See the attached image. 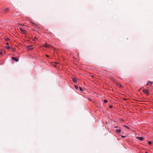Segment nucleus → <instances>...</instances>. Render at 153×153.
Segmentation results:
<instances>
[{"instance_id":"f257e3e1","label":"nucleus","mask_w":153,"mask_h":153,"mask_svg":"<svg viewBox=\"0 0 153 153\" xmlns=\"http://www.w3.org/2000/svg\"><path fill=\"white\" fill-rule=\"evenodd\" d=\"M19 30L20 32L23 34L25 33L26 32V30L23 29L22 28H19Z\"/></svg>"},{"instance_id":"f03ea898","label":"nucleus","mask_w":153,"mask_h":153,"mask_svg":"<svg viewBox=\"0 0 153 153\" xmlns=\"http://www.w3.org/2000/svg\"><path fill=\"white\" fill-rule=\"evenodd\" d=\"M143 91L144 93H145L147 95H148L149 94V92L146 89H143Z\"/></svg>"},{"instance_id":"7ed1b4c3","label":"nucleus","mask_w":153,"mask_h":153,"mask_svg":"<svg viewBox=\"0 0 153 153\" xmlns=\"http://www.w3.org/2000/svg\"><path fill=\"white\" fill-rule=\"evenodd\" d=\"M44 47L46 48H49V47H52V46L50 45H48V44H45L44 45Z\"/></svg>"},{"instance_id":"20e7f679","label":"nucleus","mask_w":153,"mask_h":153,"mask_svg":"<svg viewBox=\"0 0 153 153\" xmlns=\"http://www.w3.org/2000/svg\"><path fill=\"white\" fill-rule=\"evenodd\" d=\"M72 80L75 83H77V80L76 77L72 78Z\"/></svg>"},{"instance_id":"39448f33","label":"nucleus","mask_w":153,"mask_h":153,"mask_svg":"<svg viewBox=\"0 0 153 153\" xmlns=\"http://www.w3.org/2000/svg\"><path fill=\"white\" fill-rule=\"evenodd\" d=\"M10 9L9 8H6L4 10V13H8V11L10 10Z\"/></svg>"},{"instance_id":"423d86ee","label":"nucleus","mask_w":153,"mask_h":153,"mask_svg":"<svg viewBox=\"0 0 153 153\" xmlns=\"http://www.w3.org/2000/svg\"><path fill=\"white\" fill-rule=\"evenodd\" d=\"M12 58L13 60L15 61L16 62L19 61V59L15 57H13Z\"/></svg>"},{"instance_id":"0eeeda50","label":"nucleus","mask_w":153,"mask_h":153,"mask_svg":"<svg viewBox=\"0 0 153 153\" xmlns=\"http://www.w3.org/2000/svg\"><path fill=\"white\" fill-rule=\"evenodd\" d=\"M136 138L140 140H143V137H137Z\"/></svg>"},{"instance_id":"6e6552de","label":"nucleus","mask_w":153,"mask_h":153,"mask_svg":"<svg viewBox=\"0 0 153 153\" xmlns=\"http://www.w3.org/2000/svg\"><path fill=\"white\" fill-rule=\"evenodd\" d=\"M121 130L120 129H116V132H117L118 133H120L121 132Z\"/></svg>"},{"instance_id":"1a4fd4ad","label":"nucleus","mask_w":153,"mask_h":153,"mask_svg":"<svg viewBox=\"0 0 153 153\" xmlns=\"http://www.w3.org/2000/svg\"><path fill=\"white\" fill-rule=\"evenodd\" d=\"M152 82H150V81H149V82H148L147 83V85H149L150 84L152 85Z\"/></svg>"},{"instance_id":"9d476101","label":"nucleus","mask_w":153,"mask_h":153,"mask_svg":"<svg viewBox=\"0 0 153 153\" xmlns=\"http://www.w3.org/2000/svg\"><path fill=\"white\" fill-rule=\"evenodd\" d=\"M123 126L127 129H129V127L126 125H123Z\"/></svg>"},{"instance_id":"9b49d317","label":"nucleus","mask_w":153,"mask_h":153,"mask_svg":"<svg viewBox=\"0 0 153 153\" xmlns=\"http://www.w3.org/2000/svg\"><path fill=\"white\" fill-rule=\"evenodd\" d=\"M10 39L6 37L5 38V40L6 41H8Z\"/></svg>"},{"instance_id":"f8f14e48","label":"nucleus","mask_w":153,"mask_h":153,"mask_svg":"<svg viewBox=\"0 0 153 153\" xmlns=\"http://www.w3.org/2000/svg\"><path fill=\"white\" fill-rule=\"evenodd\" d=\"M75 88L76 89H78V87L77 86H76V85H75Z\"/></svg>"},{"instance_id":"ddd939ff","label":"nucleus","mask_w":153,"mask_h":153,"mask_svg":"<svg viewBox=\"0 0 153 153\" xmlns=\"http://www.w3.org/2000/svg\"><path fill=\"white\" fill-rule=\"evenodd\" d=\"M37 39V38L36 37H34V41H36V40Z\"/></svg>"},{"instance_id":"4468645a","label":"nucleus","mask_w":153,"mask_h":153,"mask_svg":"<svg viewBox=\"0 0 153 153\" xmlns=\"http://www.w3.org/2000/svg\"><path fill=\"white\" fill-rule=\"evenodd\" d=\"M148 144H149L150 145V144H151V143H152V142H151V141H149L148 142Z\"/></svg>"},{"instance_id":"2eb2a0df","label":"nucleus","mask_w":153,"mask_h":153,"mask_svg":"<svg viewBox=\"0 0 153 153\" xmlns=\"http://www.w3.org/2000/svg\"><path fill=\"white\" fill-rule=\"evenodd\" d=\"M104 102L105 103H106L108 102V101L107 100H104Z\"/></svg>"},{"instance_id":"dca6fc26","label":"nucleus","mask_w":153,"mask_h":153,"mask_svg":"<svg viewBox=\"0 0 153 153\" xmlns=\"http://www.w3.org/2000/svg\"><path fill=\"white\" fill-rule=\"evenodd\" d=\"M31 46H29L28 47V49L29 50H31L32 49V48H31Z\"/></svg>"},{"instance_id":"f3484780","label":"nucleus","mask_w":153,"mask_h":153,"mask_svg":"<svg viewBox=\"0 0 153 153\" xmlns=\"http://www.w3.org/2000/svg\"><path fill=\"white\" fill-rule=\"evenodd\" d=\"M109 108H112V105H110L109 106Z\"/></svg>"},{"instance_id":"a211bd4d","label":"nucleus","mask_w":153,"mask_h":153,"mask_svg":"<svg viewBox=\"0 0 153 153\" xmlns=\"http://www.w3.org/2000/svg\"><path fill=\"white\" fill-rule=\"evenodd\" d=\"M79 88L80 90L81 91H82V88L81 87H79Z\"/></svg>"},{"instance_id":"6ab92c4d","label":"nucleus","mask_w":153,"mask_h":153,"mask_svg":"<svg viewBox=\"0 0 153 153\" xmlns=\"http://www.w3.org/2000/svg\"><path fill=\"white\" fill-rule=\"evenodd\" d=\"M6 48L7 49H9V47H8V46H6Z\"/></svg>"},{"instance_id":"aec40b11","label":"nucleus","mask_w":153,"mask_h":153,"mask_svg":"<svg viewBox=\"0 0 153 153\" xmlns=\"http://www.w3.org/2000/svg\"><path fill=\"white\" fill-rule=\"evenodd\" d=\"M6 44L7 45H9V43L8 42H7L6 43Z\"/></svg>"},{"instance_id":"412c9836","label":"nucleus","mask_w":153,"mask_h":153,"mask_svg":"<svg viewBox=\"0 0 153 153\" xmlns=\"http://www.w3.org/2000/svg\"><path fill=\"white\" fill-rule=\"evenodd\" d=\"M0 53L1 54H2V52H0Z\"/></svg>"},{"instance_id":"4be33fe9","label":"nucleus","mask_w":153,"mask_h":153,"mask_svg":"<svg viewBox=\"0 0 153 153\" xmlns=\"http://www.w3.org/2000/svg\"><path fill=\"white\" fill-rule=\"evenodd\" d=\"M46 56H47V57H48L49 56L48 55H46Z\"/></svg>"},{"instance_id":"5701e85b","label":"nucleus","mask_w":153,"mask_h":153,"mask_svg":"<svg viewBox=\"0 0 153 153\" xmlns=\"http://www.w3.org/2000/svg\"><path fill=\"white\" fill-rule=\"evenodd\" d=\"M122 137H125V136H122Z\"/></svg>"},{"instance_id":"b1692460","label":"nucleus","mask_w":153,"mask_h":153,"mask_svg":"<svg viewBox=\"0 0 153 153\" xmlns=\"http://www.w3.org/2000/svg\"><path fill=\"white\" fill-rule=\"evenodd\" d=\"M33 23V24H34V25H35V24H34V23Z\"/></svg>"},{"instance_id":"393cba45","label":"nucleus","mask_w":153,"mask_h":153,"mask_svg":"<svg viewBox=\"0 0 153 153\" xmlns=\"http://www.w3.org/2000/svg\"><path fill=\"white\" fill-rule=\"evenodd\" d=\"M92 77H94V76H92Z\"/></svg>"}]
</instances>
